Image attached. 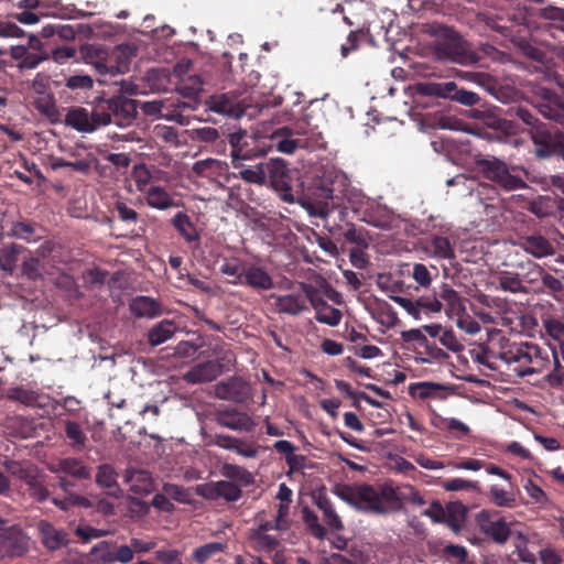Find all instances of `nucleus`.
Here are the masks:
<instances>
[{
	"label": "nucleus",
	"instance_id": "obj_1",
	"mask_svg": "<svg viewBox=\"0 0 564 564\" xmlns=\"http://www.w3.org/2000/svg\"><path fill=\"white\" fill-rule=\"evenodd\" d=\"M486 340L470 349L474 361L491 370L498 369V361L522 378L540 373L549 365L547 354L532 343L511 341L503 329L486 327Z\"/></svg>",
	"mask_w": 564,
	"mask_h": 564
},
{
	"label": "nucleus",
	"instance_id": "obj_2",
	"mask_svg": "<svg viewBox=\"0 0 564 564\" xmlns=\"http://www.w3.org/2000/svg\"><path fill=\"white\" fill-rule=\"evenodd\" d=\"M303 194L307 204L321 217H327L335 209L344 217L345 212L351 209L359 218L371 200L360 191L350 187L345 176L333 173L313 178L303 187Z\"/></svg>",
	"mask_w": 564,
	"mask_h": 564
},
{
	"label": "nucleus",
	"instance_id": "obj_3",
	"mask_svg": "<svg viewBox=\"0 0 564 564\" xmlns=\"http://www.w3.org/2000/svg\"><path fill=\"white\" fill-rule=\"evenodd\" d=\"M511 118L521 120L531 128V140L534 144V154L539 159L560 156L564 160V133L551 131L544 123L525 107L513 106L508 109Z\"/></svg>",
	"mask_w": 564,
	"mask_h": 564
},
{
	"label": "nucleus",
	"instance_id": "obj_4",
	"mask_svg": "<svg viewBox=\"0 0 564 564\" xmlns=\"http://www.w3.org/2000/svg\"><path fill=\"white\" fill-rule=\"evenodd\" d=\"M478 173L498 189L513 192L528 187L529 172L519 165L509 164L494 156H480L475 161Z\"/></svg>",
	"mask_w": 564,
	"mask_h": 564
},
{
	"label": "nucleus",
	"instance_id": "obj_5",
	"mask_svg": "<svg viewBox=\"0 0 564 564\" xmlns=\"http://www.w3.org/2000/svg\"><path fill=\"white\" fill-rule=\"evenodd\" d=\"M310 303L315 310V317H341L343 314L338 308L327 305L318 294L317 290L312 288L303 293H292L285 295L271 294L268 304L279 314L296 315L307 308Z\"/></svg>",
	"mask_w": 564,
	"mask_h": 564
},
{
	"label": "nucleus",
	"instance_id": "obj_6",
	"mask_svg": "<svg viewBox=\"0 0 564 564\" xmlns=\"http://www.w3.org/2000/svg\"><path fill=\"white\" fill-rule=\"evenodd\" d=\"M434 35L433 54L437 61L464 66L478 62L477 54L455 30L447 26H438Z\"/></svg>",
	"mask_w": 564,
	"mask_h": 564
},
{
	"label": "nucleus",
	"instance_id": "obj_7",
	"mask_svg": "<svg viewBox=\"0 0 564 564\" xmlns=\"http://www.w3.org/2000/svg\"><path fill=\"white\" fill-rule=\"evenodd\" d=\"M415 102L417 106L426 107L420 98L436 97L456 101L460 105L473 107L478 105L480 97L470 90L458 88L455 82H425L414 86Z\"/></svg>",
	"mask_w": 564,
	"mask_h": 564
},
{
	"label": "nucleus",
	"instance_id": "obj_8",
	"mask_svg": "<svg viewBox=\"0 0 564 564\" xmlns=\"http://www.w3.org/2000/svg\"><path fill=\"white\" fill-rule=\"evenodd\" d=\"M97 104L99 109L105 112L106 126L113 123L126 128L131 126L137 118L138 101L123 95L98 98Z\"/></svg>",
	"mask_w": 564,
	"mask_h": 564
},
{
	"label": "nucleus",
	"instance_id": "obj_9",
	"mask_svg": "<svg viewBox=\"0 0 564 564\" xmlns=\"http://www.w3.org/2000/svg\"><path fill=\"white\" fill-rule=\"evenodd\" d=\"M337 496L362 512L381 514V485L373 487L361 484L355 488L344 486L336 490Z\"/></svg>",
	"mask_w": 564,
	"mask_h": 564
},
{
	"label": "nucleus",
	"instance_id": "obj_10",
	"mask_svg": "<svg viewBox=\"0 0 564 564\" xmlns=\"http://www.w3.org/2000/svg\"><path fill=\"white\" fill-rule=\"evenodd\" d=\"M381 514L394 513L402 510L404 502L423 506L425 499L413 486H393L386 482L381 485Z\"/></svg>",
	"mask_w": 564,
	"mask_h": 564
},
{
	"label": "nucleus",
	"instance_id": "obj_11",
	"mask_svg": "<svg viewBox=\"0 0 564 564\" xmlns=\"http://www.w3.org/2000/svg\"><path fill=\"white\" fill-rule=\"evenodd\" d=\"M267 178L271 186L279 193L282 200L294 203L293 182L297 181L299 172L291 170L282 159H271L265 164Z\"/></svg>",
	"mask_w": 564,
	"mask_h": 564
},
{
	"label": "nucleus",
	"instance_id": "obj_12",
	"mask_svg": "<svg viewBox=\"0 0 564 564\" xmlns=\"http://www.w3.org/2000/svg\"><path fill=\"white\" fill-rule=\"evenodd\" d=\"M105 112L99 109L97 99L89 111L84 107H72L65 115L64 122L67 127L82 133H91L101 127H106Z\"/></svg>",
	"mask_w": 564,
	"mask_h": 564
},
{
	"label": "nucleus",
	"instance_id": "obj_13",
	"mask_svg": "<svg viewBox=\"0 0 564 564\" xmlns=\"http://www.w3.org/2000/svg\"><path fill=\"white\" fill-rule=\"evenodd\" d=\"M232 361H235V355L230 350H226L220 359L206 360L194 365L184 375V380L192 384L210 382L223 373L226 365Z\"/></svg>",
	"mask_w": 564,
	"mask_h": 564
},
{
	"label": "nucleus",
	"instance_id": "obj_14",
	"mask_svg": "<svg viewBox=\"0 0 564 564\" xmlns=\"http://www.w3.org/2000/svg\"><path fill=\"white\" fill-rule=\"evenodd\" d=\"M29 550V539L18 525H8L0 518V552L9 557H19Z\"/></svg>",
	"mask_w": 564,
	"mask_h": 564
},
{
	"label": "nucleus",
	"instance_id": "obj_15",
	"mask_svg": "<svg viewBox=\"0 0 564 564\" xmlns=\"http://www.w3.org/2000/svg\"><path fill=\"white\" fill-rule=\"evenodd\" d=\"M271 531L274 529L267 521L265 512L257 513L254 527L248 532L251 546L258 552L275 551L280 546V539L276 534H271Z\"/></svg>",
	"mask_w": 564,
	"mask_h": 564
},
{
	"label": "nucleus",
	"instance_id": "obj_16",
	"mask_svg": "<svg viewBox=\"0 0 564 564\" xmlns=\"http://www.w3.org/2000/svg\"><path fill=\"white\" fill-rule=\"evenodd\" d=\"M227 140L231 147V159H232V166L235 169H238L241 166V161L264 155L265 151L263 149H256L250 148V142L254 143V140L248 135L247 131L245 130H237L234 132H230L227 137Z\"/></svg>",
	"mask_w": 564,
	"mask_h": 564
},
{
	"label": "nucleus",
	"instance_id": "obj_17",
	"mask_svg": "<svg viewBox=\"0 0 564 564\" xmlns=\"http://www.w3.org/2000/svg\"><path fill=\"white\" fill-rule=\"evenodd\" d=\"M36 530L41 544L48 552H55L62 547H66L70 543L69 533L61 528H56L47 520H40L36 523Z\"/></svg>",
	"mask_w": 564,
	"mask_h": 564
},
{
	"label": "nucleus",
	"instance_id": "obj_18",
	"mask_svg": "<svg viewBox=\"0 0 564 564\" xmlns=\"http://www.w3.org/2000/svg\"><path fill=\"white\" fill-rule=\"evenodd\" d=\"M214 420L218 425L238 432H251L256 426L253 419L248 413L235 408L217 410Z\"/></svg>",
	"mask_w": 564,
	"mask_h": 564
},
{
	"label": "nucleus",
	"instance_id": "obj_19",
	"mask_svg": "<svg viewBox=\"0 0 564 564\" xmlns=\"http://www.w3.org/2000/svg\"><path fill=\"white\" fill-rule=\"evenodd\" d=\"M215 395L220 400L242 403L250 397V387L241 378L231 377L215 386Z\"/></svg>",
	"mask_w": 564,
	"mask_h": 564
},
{
	"label": "nucleus",
	"instance_id": "obj_20",
	"mask_svg": "<svg viewBox=\"0 0 564 564\" xmlns=\"http://www.w3.org/2000/svg\"><path fill=\"white\" fill-rule=\"evenodd\" d=\"M431 300L438 302L437 312L444 308L447 317H463L465 313V300L451 286L443 284L440 293L430 295Z\"/></svg>",
	"mask_w": 564,
	"mask_h": 564
},
{
	"label": "nucleus",
	"instance_id": "obj_21",
	"mask_svg": "<svg viewBox=\"0 0 564 564\" xmlns=\"http://www.w3.org/2000/svg\"><path fill=\"white\" fill-rule=\"evenodd\" d=\"M477 520L480 531L496 543L503 544L509 539L511 530L503 519H494L488 512L481 511Z\"/></svg>",
	"mask_w": 564,
	"mask_h": 564
},
{
	"label": "nucleus",
	"instance_id": "obj_22",
	"mask_svg": "<svg viewBox=\"0 0 564 564\" xmlns=\"http://www.w3.org/2000/svg\"><path fill=\"white\" fill-rule=\"evenodd\" d=\"M538 110L544 118L564 127V96L549 89L544 90Z\"/></svg>",
	"mask_w": 564,
	"mask_h": 564
},
{
	"label": "nucleus",
	"instance_id": "obj_23",
	"mask_svg": "<svg viewBox=\"0 0 564 564\" xmlns=\"http://www.w3.org/2000/svg\"><path fill=\"white\" fill-rule=\"evenodd\" d=\"M359 219L383 230L391 229L394 223L393 213L386 206L378 204L372 199L369 205H367Z\"/></svg>",
	"mask_w": 564,
	"mask_h": 564
},
{
	"label": "nucleus",
	"instance_id": "obj_24",
	"mask_svg": "<svg viewBox=\"0 0 564 564\" xmlns=\"http://www.w3.org/2000/svg\"><path fill=\"white\" fill-rule=\"evenodd\" d=\"M50 470L55 474H65L76 480H88L91 478V468L83 459L65 457L51 464Z\"/></svg>",
	"mask_w": 564,
	"mask_h": 564
},
{
	"label": "nucleus",
	"instance_id": "obj_25",
	"mask_svg": "<svg viewBox=\"0 0 564 564\" xmlns=\"http://www.w3.org/2000/svg\"><path fill=\"white\" fill-rule=\"evenodd\" d=\"M521 249L536 259L553 256L554 245L540 232L522 236L519 241Z\"/></svg>",
	"mask_w": 564,
	"mask_h": 564
},
{
	"label": "nucleus",
	"instance_id": "obj_26",
	"mask_svg": "<svg viewBox=\"0 0 564 564\" xmlns=\"http://www.w3.org/2000/svg\"><path fill=\"white\" fill-rule=\"evenodd\" d=\"M518 488L513 480L507 482V486L494 484L489 487L488 500L496 507L512 509L517 506Z\"/></svg>",
	"mask_w": 564,
	"mask_h": 564
},
{
	"label": "nucleus",
	"instance_id": "obj_27",
	"mask_svg": "<svg viewBox=\"0 0 564 564\" xmlns=\"http://www.w3.org/2000/svg\"><path fill=\"white\" fill-rule=\"evenodd\" d=\"M241 285L256 291H268L273 288V280L264 268L248 262Z\"/></svg>",
	"mask_w": 564,
	"mask_h": 564
},
{
	"label": "nucleus",
	"instance_id": "obj_28",
	"mask_svg": "<svg viewBox=\"0 0 564 564\" xmlns=\"http://www.w3.org/2000/svg\"><path fill=\"white\" fill-rule=\"evenodd\" d=\"M58 486L65 492V497L63 499L53 498L52 502L61 510L67 511L70 507H90V502L86 497L72 492L74 482L70 479L59 477Z\"/></svg>",
	"mask_w": 564,
	"mask_h": 564
},
{
	"label": "nucleus",
	"instance_id": "obj_29",
	"mask_svg": "<svg viewBox=\"0 0 564 564\" xmlns=\"http://www.w3.org/2000/svg\"><path fill=\"white\" fill-rule=\"evenodd\" d=\"M206 106L213 112L227 115L230 117H240L242 109L235 96L228 94L214 95L206 100Z\"/></svg>",
	"mask_w": 564,
	"mask_h": 564
},
{
	"label": "nucleus",
	"instance_id": "obj_30",
	"mask_svg": "<svg viewBox=\"0 0 564 564\" xmlns=\"http://www.w3.org/2000/svg\"><path fill=\"white\" fill-rule=\"evenodd\" d=\"M391 299L414 317H417L422 313H436L438 308V302L431 300L430 295L422 296L415 301L404 296H391Z\"/></svg>",
	"mask_w": 564,
	"mask_h": 564
},
{
	"label": "nucleus",
	"instance_id": "obj_31",
	"mask_svg": "<svg viewBox=\"0 0 564 564\" xmlns=\"http://www.w3.org/2000/svg\"><path fill=\"white\" fill-rule=\"evenodd\" d=\"M80 56L85 63L91 64L100 74L109 73V67L106 65L108 51L99 44H85L80 46Z\"/></svg>",
	"mask_w": 564,
	"mask_h": 564
},
{
	"label": "nucleus",
	"instance_id": "obj_32",
	"mask_svg": "<svg viewBox=\"0 0 564 564\" xmlns=\"http://www.w3.org/2000/svg\"><path fill=\"white\" fill-rule=\"evenodd\" d=\"M145 202L148 206L159 210H166L177 206L172 195L161 186L149 187L145 191Z\"/></svg>",
	"mask_w": 564,
	"mask_h": 564
},
{
	"label": "nucleus",
	"instance_id": "obj_33",
	"mask_svg": "<svg viewBox=\"0 0 564 564\" xmlns=\"http://www.w3.org/2000/svg\"><path fill=\"white\" fill-rule=\"evenodd\" d=\"M134 317H155L162 314L161 304L150 296H137L130 303Z\"/></svg>",
	"mask_w": 564,
	"mask_h": 564
},
{
	"label": "nucleus",
	"instance_id": "obj_34",
	"mask_svg": "<svg viewBox=\"0 0 564 564\" xmlns=\"http://www.w3.org/2000/svg\"><path fill=\"white\" fill-rule=\"evenodd\" d=\"M527 209L539 218L555 216L557 212L556 197L539 195L528 203Z\"/></svg>",
	"mask_w": 564,
	"mask_h": 564
},
{
	"label": "nucleus",
	"instance_id": "obj_35",
	"mask_svg": "<svg viewBox=\"0 0 564 564\" xmlns=\"http://www.w3.org/2000/svg\"><path fill=\"white\" fill-rule=\"evenodd\" d=\"M542 352L547 354L549 357V364H551V357L553 361V370L550 371L545 376V381L554 388L561 387L564 382V366L561 364L558 354L561 351H557V348L555 346H550V351L547 349H542ZM550 365H547L543 370H545Z\"/></svg>",
	"mask_w": 564,
	"mask_h": 564
},
{
	"label": "nucleus",
	"instance_id": "obj_36",
	"mask_svg": "<svg viewBox=\"0 0 564 564\" xmlns=\"http://www.w3.org/2000/svg\"><path fill=\"white\" fill-rule=\"evenodd\" d=\"M64 432L68 445L75 452H82L86 448L88 438L79 423L70 420L66 421Z\"/></svg>",
	"mask_w": 564,
	"mask_h": 564
},
{
	"label": "nucleus",
	"instance_id": "obj_37",
	"mask_svg": "<svg viewBox=\"0 0 564 564\" xmlns=\"http://www.w3.org/2000/svg\"><path fill=\"white\" fill-rule=\"evenodd\" d=\"M242 491L239 486L228 480H220L209 488V498H224L227 501L235 502L240 499Z\"/></svg>",
	"mask_w": 564,
	"mask_h": 564
},
{
	"label": "nucleus",
	"instance_id": "obj_38",
	"mask_svg": "<svg viewBox=\"0 0 564 564\" xmlns=\"http://www.w3.org/2000/svg\"><path fill=\"white\" fill-rule=\"evenodd\" d=\"M172 225L185 241L193 242L199 240L195 225L184 212H178L173 216Z\"/></svg>",
	"mask_w": 564,
	"mask_h": 564
},
{
	"label": "nucleus",
	"instance_id": "obj_39",
	"mask_svg": "<svg viewBox=\"0 0 564 564\" xmlns=\"http://www.w3.org/2000/svg\"><path fill=\"white\" fill-rule=\"evenodd\" d=\"M226 164L216 159H206L196 161L192 171L199 177L215 178L225 171Z\"/></svg>",
	"mask_w": 564,
	"mask_h": 564
},
{
	"label": "nucleus",
	"instance_id": "obj_40",
	"mask_svg": "<svg viewBox=\"0 0 564 564\" xmlns=\"http://www.w3.org/2000/svg\"><path fill=\"white\" fill-rule=\"evenodd\" d=\"M55 86L58 87L64 85L70 91L74 93H86L94 87V79L87 74H74L65 76L63 80H55Z\"/></svg>",
	"mask_w": 564,
	"mask_h": 564
},
{
	"label": "nucleus",
	"instance_id": "obj_41",
	"mask_svg": "<svg viewBox=\"0 0 564 564\" xmlns=\"http://www.w3.org/2000/svg\"><path fill=\"white\" fill-rule=\"evenodd\" d=\"M96 482L98 486L106 488L108 495L117 497L119 486L117 484V474L111 465L102 464L98 467Z\"/></svg>",
	"mask_w": 564,
	"mask_h": 564
},
{
	"label": "nucleus",
	"instance_id": "obj_42",
	"mask_svg": "<svg viewBox=\"0 0 564 564\" xmlns=\"http://www.w3.org/2000/svg\"><path fill=\"white\" fill-rule=\"evenodd\" d=\"M247 263L237 258L226 259L219 271L228 276L229 283L241 285Z\"/></svg>",
	"mask_w": 564,
	"mask_h": 564
},
{
	"label": "nucleus",
	"instance_id": "obj_43",
	"mask_svg": "<svg viewBox=\"0 0 564 564\" xmlns=\"http://www.w3.org/2000/svg\"><path fill=\"white\" fill-rule=\"evenodd\" d=\"M227 549L228 545L225 542H209L196 547L192 552V560L196 564H205L209 558L226 552Z\"/></svg>",
	"mask_w": 564,
	"mask_h": 564
},
{
	"label": "nucleus",
	"instance_id": "obj_44",
	"mask_svg": "<svg viewBox=\"0 0 564 564\" xmlns=\"http://www.w3.org/2000/svg\"><path fill=\"white\" fill-rule=\"evenodd\" d=\"M105 563H121L128 564L134 558L132 547L129 544L113 545L107 549L100 556Z\"/></svg>",
	"mask_w": 564,
	"mask_h": 564
},
{
	"label": "nucleus",
	"instance_id": "obj_45",
	"mask_svg": "<svg viewBox=\"0 0 564 564\" xmlns=\"http://www.w3.org/2000/svg\"><path fill=\"white\" fill-rule=\"evenodd\" d=\"M317 508L323 512L324 521L334 531L343 530L344 525L340 517L337 514L332 501L325 497L319 496L316 499Z\"/></svg>",
	"mask_w": 564,
	"mask_h": 564
},
{
	"label": "nucleus",
	"instance_id": "obj_46",
	"mask_svg": "<svg viewBox=\"0 0 564 564\" xmlns=\"http://www.w3.org/2000/svg\"><path fill=\"white\" fill-rule=\"evenodd\" d=\"M12 474L15 475L17 478L26 486V488L32 487L33 484L44 476L35 465L30 463L17 464L12 469Z\"/></svg>",
	"mask_w": 564,
	"mask_h": 564
},
{
	"label": "nucleus",
	"instance_id": "obj_47",
	"mask_svg": "<svg viewBox=\"0 0 564 564\" xmlns=\"http://www.w3.org/2000/svg\"><path fill=\"white\" fill-rule=\"evenodd\" d=\"M22 247L17 243L6 245L0 249V269L4 272L13 273L19 253Z\"/></svg>",
	"mask_w": 564,
	"mask_h": 564
},
{
	"label": "nucleus",
	"instance_id": "obj_48",
	"mask_svg": "<svg viewBox=\"0 0 564 564\" xmlns=\"http://www.w3.org/2000/svg\"><path fill=\"white\" fill-rule=\"evenodd\" d=\"M174 330L172 319H162L149 332V341L153 346L161 345L173 335Z\"/></svg>",
	"mask_w": 564,
	"mask_h": 564
},
{
	"label": "nucleus",
	"instance_id": "obj_49",
	"mask_svg": "<svg viewBox=\"0 0 564 564\" xmlns=\"http://www.w3.org/2000/svg\"><path fill=\"white\" fill-rule=\"evenodd\" d=\"M237 170H239V177L248 183L262 185L267 181L265 164L259 163L256 166L246 167L241 162V166Z\"/></svg>",
	"mask_w": 564,
	"mask_h": 564
},
{
	"label": "nucleus",
	"instance_id": "obj_50",
	"mask_svg": "<svg viewBox=\"0 0 564 564\" xmlns=\"http://www.w3.org/2000/svg\"><path fill=\"white\" fill-rule=\"evenodd\" d=\"M221 475L228 479L239 481L245 486L253 481V477L249 470L235 464L225 463L221 467Z\"/></svg>",
	"mask_w": 564,
	"mask_h": 564
},
{
	"label": "nucleus",
	"instance_id": "obj_51",
	"mask_svg": "<svg viewBox=\"0 0 564 564\" xmlns=\"http://www.w3.org/2000/svg\"><path fill=\"white\" fill-rule=\"evenodd\" d=\"M443 389V386L435 382L423 381L415 382L409 386V394L413 398H419L421 400H426L429 398H433L436 392Z\"/></svg>",
	"mask_w": 564,
	"mask_h": 564
},
{
	"label": "nucleus",
	"instance_id": "obj_52",
	"mask_svg": "<svg viewBox=\"0 0 564 564\" xmlns=\"http://www.w3.org/2000/svg\"><path fill=\"white\" fill-rule=\"evenodd\" d=\"M10 236L25 240L28 242L36 241L40 239L35 225L30 221L13 223Z\"/></svg>",
	"mask_w": 564,
	"mask_h": 564
},
{
	"label": "nucleus",
	"instance_id": "obj_53",
	"mask_svg": "<svg viewBox=\"0 0 564 564\" xmlns=\"http://www.w3.org/2000/svg\"><path fill=\"white\" fill-rule=\"evenodd\" d=\"M54 284L65 293L68 300L73 301L80 297V292L74 278L67 273L58 274L54 280Z\"/></svg>",
	"mask_w": 564,
	"mask_h": 564
},
{
	"label": "nucleus",
	"instance_id": "obj_54",
	"mask_svg": "<svg viewBox=\"0 0 564 564\" xmlns=\"http://www.w3.org/2000/svg\"><path fill=\"white\" fill-rule=\"evenodd\" d=\"M538 17L552 22V25L558 30L564 32V9L547 6L539 9Z\"/></svg>",
	"mask_w": 564,
	"mask_h": 564
},
{
	"label": "nucleus",
	"instance_id": "obj_55",
	"mask_svg": "<svg viewBox=\"0 0 564 564\" xmlns=\"http://www.w3.org/2000/svg\"><path fill=\"white\" fill-rule=\"evenodd\" d=\"M499 286L503 291H509L511 293H525L527 289L522 284V280L519 274H514L511 272H501L498 278Z\"/></svg>",
	"mask_w": 564,
	"mask_h": 564
},
{
	"label": "nucleus",
	"instance_id": "obj_56",
	"mask_svg": "<svg viewBox=\"0 0 564 564\" xmlns=\"http://www.w3.org/2000/svg\"><path fill=\"white\" fill-rule=\"evenodd\" d=\"M430 248L437 258L451 259L454 257V251L447 237L433 236L430 240Z\"/></svg>",
	"mask_w": 564,
	"mask_h": 564
},
{
	"label": "nucleus",
	"instance_id": "obj_57",
	"mask_svg": "<svg viewBox=\"0 0 564 564\" xmlns=\"http://www.w3.org/2000/svg\"><path fill=\"white\" fill-rule=\"evenodd\" d=\"M303 521L311 534L317 539H324L326 535L325 528L319 523L318 516L308 507L303 508Z\"/></svg>",
	"mask_w": 564,
	"mask_h": 564
},
{
	"label": "nucleus",
	"instance_id": "obj_58",
	"mask_svg": "<svg viewBox=\"0 0 564 564\" xmlns=\"http://www.w3.org/2000/svg\"><path fill=\"white\" fill-rule=\"evenodd\" d=\"M442 487L446 491H459V490L475 491V492L480 491L478 481L463 479V478L446 479L442 482Z\"/></svg>",
	"mask_w": 564,
	"mask_h": 564
},
{
	"label": "nucleus",
	"instance_id": "obj_59",
	"mask_svg": "<svg viewBox=\"0 0 564 564\" xmlns=\"http://www.w3.org/2000/svg\"><path fill=\"white\" fill-rule=\"evenodd\" d=\"M344 238L346 239V241L355 243L357 245V247L360 248H368L370 241L368 231L362 227L357 228L355 225H351L344 232Z\"/></svg>",
	"mask_w": 564,
	"mask_h": 564
},
{
	"label": "nucleus",
	"instance_id": "obj_60",
	"mask_svg": "<svg viewBox=\"0 0 564 564\" xmlns=\"http://www.w3.org/2000/svg\"><path fill=\"white\" fill-rule=\"evenodd\" d=\"M203 346L204 340L200 337H196L193 340H181L175 347V354L180 357L191 358L194 357Z\"/></svg>",
	"mask_w": 564,
	"mask_h": 564
},
{
	"label": "nucleus",
	"instance_id": "obj_61",
	"mask_svg": "<svg viewBox=\"0 0 564 564\" xmlns=\"http://www.w3.org/2000/svg\"><path fill=\"white\" fill-rule=\"evenodd\" d=\"M446 561L454 564H465L467 561L468 552L465 546L458 544H447L442 552Z\"/></svg>",
	"mask_w": 564,
	"mask_h": 564
},
{
	"label": "nucleus",
	"instance_id": "obj_62",
	"mask_svg": "<svg viewBox=\"0 0 564 564\" xmlns=\"http://www.w3.org/2000/svg\"><path fill=\"white\" fill-rule=\"evenodd\" d=\"M56 324L46 326L44 324H37L35 319L24 321L20 328V334L24 337L31 338L33 341L36 337L44 335L48 328H52Z\"/></svg>",
	"mask_w": 564,
	"mask_h": 564
},
{
	"label": "nucleus",
	"instance_id": "obj_63",
	"mask_svg": "<svg viewBox=\"0 0 564 564\" xmlns=\"http://www.w3.org/2000/svg\"><path fill=\"white\" fill-rule=\"evenodd\" d=\"M113 210L117 213L118 218L126 224H135L139 219V214L123 200H116Z\"/></svg>",
	"mask_w": 564,
	"mask_h": 564
},
{
	"label": "nucleus",
	"instance_id": "obj_64",
	"mask_svg": "<svg viewBox=\"0 0 564 564\" xmlns=\"http://www.w3.org/2000/svg\"><path fill=\"white\" fill-rule=\"evenodd\" d=\"M160 564H183L182 552L176 549H160L154 552Z\"/></svg>",
	"mask_w": 564,
	"mask_h": 564
}]
</instances>
